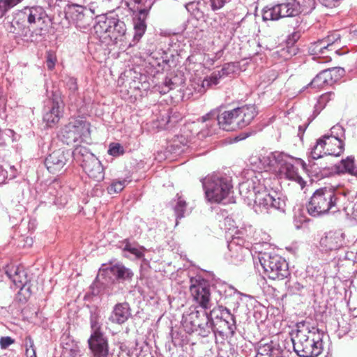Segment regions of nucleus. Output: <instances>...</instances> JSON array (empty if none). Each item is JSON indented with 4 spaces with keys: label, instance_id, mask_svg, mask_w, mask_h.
Returning a JSON list of instances; mask_svg holds the SVG:
<instances>
[{
    "label": "nucleus",
    "instance_id": "f257e3e1",
    "mask_svg": "<svg viewBox=\"0 0 357 357\" xmlns=\"http://www.w3.org/2000/svg\"><path fill=\"white\" fill-rule=\"evenodd\" d=\"M256 115V107L253 105H244L221 114L212 110L198 120L197 123H202V130L197 135L199 139L211 135L218 125L227 131L241 129L249 125Z\"/></svg>",
    "mask_w": 357,
    "mask_h": 357
},
{
    "label": "nucleus",
    "instance_id": "f03ea898",
    "mask_svg": "<svg viewBox=\"0 0 357 357\" xmlns=\"http://www.w3.org/2000/svg\"><path fill=\"white\" fill-rule=\"evenodd\" d=\"M256 185L254 181L240 184V194L248 205L252 206L257 213H271L272 210L284 212L286 202L275 191H270L260 181Z\"/></svg>",
    "mask_w": 357,
    "mask_h": 357
},
{
    "label": "nucleus",
    "instance_id": "7ed1b4c3",
    "mask_svg": "<svg viewBox=\"0 0 357 357\" xmlns=\"http://www.w3.org/2000/svg\"><path fill=\"white\" fill-rule=\"evenodd\" d=\"M319 330L315 327L310 328L304 323L297 325L296 335L291 338L294 351L300 357L319 356L322 351V342Z\"/></svg>",
    "mask_w": 357,
    "mask_h": 357
},
{
    "label": "nucleus",
    "instance_id": "20e7f679",
    "mask_svg": "<svg viewBox=\"0 0 357 357\" xmlns=\"http://www.w3.org/2000/svg\"><path fill=\"white\" fill-rule=\"evenodd\" d=\"M96 36L102 42L116 43L126 32L125 23L116 17L99 15L93 26Z\"/></svg>",
    "mask_w": 357,
    "mask_h": 357
},
{
    "label": "nucleus",
    "instance_id": "39448f33",
    "mask_svg": "<svg viewBox=\"0 0 357 357\" xmlns=\"http://www.w3.org/2000/svg\"><path fill=\"white\" fill-rule=\"evenodd\" d=\"M337 195L332 188H321L312 195L307 206L310 215L319 216L327 213H335L337 211Z\"/></svg>",
    "mask_w": 357,
    "mask_h": 357
},
{
    "label": "nucleus",
    "instance_id": "423d86ee",
    "mask_svg": "<svg viewBox=\"0 0 357 357\" xmlns=\"http://www.w3.org/2000/svg\"><path fill=\"white\" fill-rule=\"evenodd\" d=\"M202 185L208 201L217 203L225 199L232 189L231 179L219 174L206 176L202 181Z\"/></svg>",
    "mask_w": 357,
    "mask_h": 357
},
{
    "label": "nucleus",
    "instance_id": "0eeeda50",
    "mask_svg": "<svg viewBox=\"0 0 357 357\" xmlns=\"http://www.w3.org/2000/svg\"><path fill=\"white\" fill-rule=\"evenodd\" d=\"M208 313L204 310L190 308L183 315L182 325L188 333H195L202 337H207L213 329L210 323Z\"/></svg>",
    "mask_w": 357,
    "mask_h": 357
},
{
    "label": "nucleus",
    "instance_id": "6e6552de",
    "mask_svg": "<svg viewBox=\"0 0 357 357\" xmlns=\"http://www.w3.org/2000/svg\"><path fill=\"white\" fill-rule=\"evenodd\" d=\"M258 259L265 273L271 280H281L290 275L288 264L278 255L260 252Z\"/></svg>",
    "mask_w": 357,
    "mask_h": 357
},
{
    "label": "nucleus",
    "instance_id": "1a4fd4ad",
    "mask_svg": "<svg viewBox=\"0 0 357 357\" xmlns=\"http://www.w3.org/2000/svg\"><path fill=\"white\" fill-rule=\"evenodd\" d=\"M73 155L76 160L81 162L84 171L89 177L98 182L103 180L105 172L100 161L86 147H76Z\"/></svg>",
    "mask_w": 357,
    "mask_h": 357
},
{
    "label": "nucleus",
    "instance_id": "9d476101",
    "mask_svg": "<svg viewBox=\"0 0 357 357\" xmlns=\"http://www.w3.org/2000/svg\"><path fill=\"white\" fill-rule=\"evenodd\" d=\"M62 140L66 144L86 142L90 140V124L83 119H73L61 132Z\"/></svg>",
    "mask_w": 357,
    "mask_h": 357
},
{
    "label": "nucleus",
    "instance_id": "9b49d317",
    "mask_svg": "<svg viewBox=\"0 0 357 357\" xmlns=\"http://www.w3.org/2000/svg\"><path fill=\"white\" fill-rule=\"evenodd\" d=\"M302 12L299 1H287L273 6H266L263 10L262 18L277 20L282 17L296 16Z\"/></svg>",
    "mask_w": 357,
    "mask_h": 357
},
{
    "label": "nucleus",
    "instance_id": "f8f14e48",
    "mask_svg": "<svg viewBox=\"0 0 357 357\" xmlns=\"http://www.w3.org/2000/svg\"><path fill=\"white\" fill-rule=\"evenodd\" d=\"M234 229L235 228H229V232L232 236V239L228 243V257H230L231 263L237 264L244 260L245 256L250 254V250L248 248L243 246L244 240L238 235L241 234L242 231L236 229V231L233 233Z\"/></svg>",
    "mask_w": 357,
    "mask_h": 357
},
{
    "label": "nucleus",
    "instance_id": "ddd939ff",
    "mask_svg": "<svg viewBox=\"0 0 357 357\" xmlns=\"http://www.w3.org/2000/svg\"><path fill=\"white\" fill-rule=\"evenodd\" d=\"M342 68L335 67L322 70L309 84L312 88L320 89L325 85H331L340 79L344 74Z\"/></svg>",
    "mask_w": 357,
    "mask_h": 357
},
{
    "label": "nucleus",
    "instance_id": "4468645a",
    "mask_svg": "<svg viewBox=\"0 0 357 357\" xmlns=\"http://www.w3.org/2000/svg\"><path fill=\"white\" fill-rule=\"evenodd\" d=\"M69 151L62 149L56 150L46 158L45 164L47 170L52 174L64 171V167L69 160Z\"/></svg>",
    "mask_w": 357,
    "mask_h": 357
},
{
    "label": "nucleus",
    "instance_id": "2eb2a0df",
    "mask_svg": "<svg viewBox=\"0 0 357 357\" xmlns=\"http://www.w3.org/2000/svg\"><path fill=\"white\" fill-rule=\"evenodd\" d=\"M294 158L287 155V158H284L279 168V174L281 177L294 181L298 183L301 189L305 186L306 182L298 174V168L294 165Z\"/></svg>",
    "mask_w": 357,
    "mask_h": 357
},
{
    "label": "nucleus",
    "instance_id": "dca6fc26",
    "mask_svg": "<svg viewBox=\"0 0 357 357\" xmlns=\"http://www.w3.org/2000/svg\"><path fill=\"white\" fill-rule=\"evenodd\" d=\"M65 11L73 20H76L77 24L79 22H82L84 20L85 23L84 24H77V26H82L83 27L89 24V22L91 19H92L93 14L91 8H87L86 7L77 3L68 4L65 8Z\"/></svg>",
    "mask_w": 357,
    "mask_h": 357
},
{
    "label": "nucleus",
    "instance_id": "f3484780",
    "mask_svg": "<svg viewBox=\"0 0 357 357\" xmlns=\"http://www.w3.org/2000/svg\"><path fill=\"white\" fill-rule=\"evenodd\" d=\"M344 234L340 231H330L320 240V247L326 252L337 250L344 244Z\"/></svg>",
    "mask_w": 357,
    "mask_h": 357
},
{
    "label": "nucleus",
    "instance_id": "a211bd4d",
    "mask_svg": "<svg viewBox=\"0 0 357 357\" xmlns=\"http://www.w3.org/2000/svg\"><path fill=\"white\" fill-rule=\"evenodd\" d=\"M90 349L94 357H107L109 354L108 343L106 337L100 331L93 332L89 339Z\"/></svg>",
    "mask_w": 357,
    "mask_h": 357
},
{
    "label": "nucleus",
    "instance_id": "6ab92c4d",
    "mask_svg": "<svg viewBox=\"0 0 357 357\" xmlns=\"http://www.w3.org/2000/svg\"><path fill=\"white\" fill-rule=\"evenodd\" d=\"M331 142L324 138V136H323L322 138L317 140L316 144L314 146L311 151L310 157L313 160H317L322 158L325 155H329L335 157L340 156L342 154V151L331 147Z\"/></svg>",
    "mask_w": 357,
    "mask_h": 357
},
{
    "label": "nucleus",
    "instance_id": "aec40b11",
    "mask_svg": "<svg viewBox=\"0 0 357 357\" xmlns=\"http://www.w3.org/2000/svg\"><path fill=\"white\" fill-rule=\"evenodd\" d=\"M190 289L194 300L202 308L206 310L212 307L211 293L208 287L203 284H192Z\"/></svg>",
    "mask_w": 357,
    "mask_h": 357
},
{
    "label": "nucleus",
    "instance_id": "412c9836",
    "mask_svg": "<svg viewBox=\"0 0 357 357\" xmlns=\"http://www.w3.org/2000/svg\"><path fill=\"white\" fill-rule=\"evenodd\" d=\"M131 317V309L130 305L126 303H120L114 305L109 320L116 324H123Z\"/></svg>",
    "mask_w": 357,
    "mask_h": 357
},
{
    "label": "nucleus",
    "instance_id": "4be33fe9",
    "mask_svg": "<svg viewBox=\"0 0 357 357\" xmlns=\"http://www.w3.org/2000/svg\"><path fill=\"white\" fill-rule=\"evenodd\" d=\"M63 116V106L59 101L53 99L52 105L43 115V121L48 127H53L60 120Z\"/></svg>",
    "mask_w": 357,
    "mask_h": 357
},
{
    "label": "nucleus",
    "instance_id": "5701e85b",
    "mask_svg": "<svg viewBox=\"0 0 357 357\" xmlns=\"http://www.w3.org/2000/svg\"><path fill=\"white\" fill-rule=\"evenodd\" d=\"M284 158H287V154L280 152H272L259 158L266 171L275 170L280 168Z\"/></svg>",
    "mask_w": 357,
    "mask_h": 357
},
{
    "label": "nucleus",
    "instance_id": "b1692460",
    "mask_svg": "<svg viewBox=\"0 0 357 357\" xmlns=\"http://www.w3.org/2000/svg\"><path fill=\"white\" fill-rule=\"evenodd\" d=\"M121 282H130L134 277L133 271L122 263H116L107 269Z\"/></svg>",
    "mask_w": 357,
    "mask_h": 357
},
{
    "label": "nucleus",
    "instance_id": "393cba45",
    "mask_svg": "<svg viewBox=\"0 0 357 357\" xmlns=\"http://www.w3.org/2000/svg\"><path fill=\"white\" fill-rule=\"evenodd\" d=\"M324 138L331 142V144H335L337 147V150H341L342 153L344 151V140L345 139V131L342 126L340 124H336L333 126L331 129V135H324Z\"/></svg>",
    "mask_w": 357,
    "mask_h": 357
},
{
    "label": "nucleus",
    "instance_id": "a878e982",
    "mask_svg": "<svg viewBox=\"0 0 357 357\" xmlns=\"http://www.w3.org/2000/svg\"><path fill=\"white\" fill-rule=\"evenodd\" d=\"M6 273L21 291L29 290V287H26L28 282L27 275L22 267L13 268L7 270Z\"/></svg>",
    "mask_w": 357,
    "mask_h": 357
},
{
    "label": "nucleus",
    "instance_id": "bb28decb",
    "mask_svg": "<svg viewBox=\"0 0 357 357\" xmlns=\"http://www.w3.org/2000/svg\"><path fill=\"white\" fill-rule=\"evenodd\" d=\"M220 323H225V326L227 327V331L231 334H234L236 327V318L234 314H232L229 308L225 307L222 310L221 319Z\"/></svg>",
    "mask_w": 357,
    "mask_h": 357
},
{
    "label": "nucleus",
    "instance_id": "cd10ccee",
    "mask_svg": "<svg viewBox=\"0 0 357 357\" xmlns=\"http://www.w3.org/2000/svg\"><path fill=\"white\" fill-rule=\"evenodd\" d=\"M309 52L312 55H316L319 57L329 58L328 44H325L321 40L311 43L309 47Z\"/></svg>",
    "mask_w": 357,
    "mask_h": 357
},
{
    "label": "nucleus",
    "instance_id": "c85d7f7f",
    "mask_svg": "<svg viewBox=\"0 0 357 357\" xmlns=\"http://www.w3.org/2000/svg\"><path fill=\"white\" fill-rule=\"evenodd\" d=\"M23 13L27 15L28 22L30 24L35 23L37 20H40L45 16V13L41 6L25 8Z\"/></svg>",
    "mask_w": 357,
    "mask_h": 357
},
{
    "label": "nucleus",
    "instance_id": "c756f323",
    "mask_svg": "<svg viewBox=\"0 0 357 357\" xmlns=\"http://www.w3.org/2000/svg\"><path fill=\"white\" fill-rule=\"evenodd\" d=\"M338 169L340 172L348 173L357 178V167L354 164L353 156H348L345 159H342Z\"/></svg>",
    "mask_w": 357,
    "mask_h": 357
},
{
    "label": "nucleus",
    "instance_id": "7c9ffc66",
    "mask_svg": "<svg viewBox=\"0 0 357 357\" xmlns=\"http://www.w3.org/2000/svg\"><path fill=\"white\" fill-rule=\"evenodd\" d=\"M325 44H328V52L335 51L337 52L340 45V34L337 31H334L328 35L327 37L322 39Z\"/></svg>",
    "mask_w": 357,
    "mask_h": 357
},
{
    "label": "nucleus",
    "instance_id": "2f4dec72",
    "mask_svg": "<svg viewBox=\"0 0 357 357\" xmlns=\"http://www.w3.org/2000/svg\"><path fill=\"white\" fill-rule=\"evenodd\" d=\"M230 290L232 291L230 294V297L227 298V301L225 303L229 307L233 308V310H236L239 305L240 303L242 300V296H245L246 295L241 294L239 291H237L236 289L233 288H230Z\"/></svg>",
    "mask_w": 357,
    "mask_h": 357
},
{
    "label": "nucleus",
    "instance_id": "473e14b6",
    "mask_svg": "<svg viewBox=\"0 0 357 357\" xmlns=\"http://www.w3.org/2000/svg\"><path fill=\"white\" fill-rule=\"evenodd\" d=\"M135 35L133 40L138 42L142 36L144 34L146 29V24L145 20L139 17L134 22Z\"/></svg>",
    "mask_w": 357,
    "mask_h": 357
},
{
    "label": "nucleus",
    "instance_id": "72a5a7b5",
    "mask_svg": "<svg viewBox=\"0 0 357 357\" xmlns=\"http://www.w3.org/2000/svg\"><path fill=\"white\" fill-rule=\"evenodd\" d=\"M174 202H176L174 208L176 219L183 218L187 208L186 202L178 194L176 195V199H174Z\"/></svg>",
    "mask_w": 357,
    "mask_h": 357
},
{
    "label": "nucleus",
    "instance_id": "f704fd0d",
    "mask_svg": "<svg viewBox=\"0 0 357 357\" xmlns=\"http://www.w3.org/2000/svg\"><path fill=\"white\" fill-rule=\"evenodd\" d=\"M123 252H129L136 257L137 259H141L144 257V252L146 250L144 247H137L131 244L128 240L124 242Z\"/></svg>",
    "mask_w": 357,
    "mask_h": 357
},
{
    "label": "nucleus",
    "instance_id": "c9c22d12",
    "mask_svg": "<svg viewBox=\"0 0 357 357\" xmlns=\"http://www.w3.org/2000/svg\"><path fill=\"white\" fill-rule=\"evenodd\" d=\"M100 310L97 306L90 307V323L93 332L100 331V326L98 323Z\"/></svg>",
    "mask_w": 357,
    "mask_h": 357
},
{
    "label": "nucleus",
    "instance_id": "e433bc0d",
    "mask_svg": "<svg viewBox=\"0 0 357 357\" xmlns=\"http://www.w3.org/2000/svg\"><path fill=\"white\" fill-rule=\"evenodd\" d=\"M264 351L269 357H284V351L279 345H266L264 347Z\"/></svg>",
    "mask_w": 357,
    "mask_h": 357
},
{
    "label": "nucleus",
    "instance_id": "4c0bfd02",
    "mask_svg": "<svg viewBox=\"0 0 357 357\" xmlns=\"http://www.w3.org/2000/svg\"><path fill=\"white\" fill-rule=\"evenodd\" d=\"M224 307H223L222 305H219L216 307H214L213 310H211L210 313L208 314L209 318L211 319L210 323L214 324L213 329L212 330V331H213V332H216V325L218 324V323H215L214 321V319H215L219 321L220 320L222 310L224 309Z\"/></svg>",
    "mask_w": 357,
    "mask_h": 357
},
{
    "label": "nucleus",
    "instance_id": "58836bf2",
    "mask_svg": "<svg viewBox=\"0 0 357 357\" xmlns=\"http://www.w3.org/2000/svg\"><path fill=\"white\" fill-rule=\"evenodd\" d=\"M221 74L220 70L213 72L209 78L204 79L202 83L203 86H211L218 84L219 83L218 80L224 77Z\"/></svg>",
    "mask_w": 357,
    "mask_h": 357
},
{
    "label": "nucleus",
    "instance_id": "ea45409f",
    "mask_svg": "<svg viewBox=\"0 0 357 357\" xmlns=\"http://www.w3.org/2000/svg\"><path fill=\"white\" fill-rule=\"evenodd\" d=\"M127 181L123 179L122 181H114L110 186L107 188V192L109 194L119 193L126 186Z\"/></svg>",
    "mask_w": 357,
    "mask_h": 357
},
{
    "label": "nucleus",
    "instance_id": "a19ab883",
    "mask_svg": "<svg viewBox=\"0 0 357 357\" xmlns=\"http://www.w3.org/2000/svg\"><path fill=\"white\" fill-rule=\"evenodd\" d=\"M56 62V56L54 52L48 51L46 54V63L49 70H53Z\"/></svg>",
    "mask_w": 357,
    "mask_h": 357
},
{
    "label": "nucleus",
    "instance_id": "79ce46f5",
    "mask_svg": "<svg viewBox=\"0 0 357 357\" xmlns=\"http://www.w3.org/2000/svg\"><path fill=\"white\" fill-rule=\"evenodd\" d=\"M108 153L113 156H119L123 153V149L119 144H111Z\"/></svg>",
    "mask_w": 357,
    "mask_h": 357
},
{
    "label": "nucleus",
    "instance_id": "37998d69",
    "mask_svg": "<svg viewBox=\"0 0 357 357\" xmlns=\"http://www.w3.org/2000/svg\"><path fill=\"white\" fill-rule=\"evenodd\" d=\"M15 5V1H0V17H3L8 10Z\"/></svg>",
    "mask_w": 357,
    "mask_h": 357
},
{
    "label": "nucleus",
    "instance_id": "c03bdc74",
    "mask_svg": "<svg viewBox=\"0 0 357 357\" xmlns=\"http://www.w3.org/2000/svg\"><path fill=\"white\" fill-rule=\"evenodd\" d=\"M235 71V66L234 63H226L220 70L221 75L223 77L227 76Z\"/></svg>",
    "mask_w": 357,
    "mask_h": 357
},
{
    "label": "nucleus",
    "instance_id": "a18cd8bd",
    "mask_svg": "<svg viewBox=\"0 0 357 357\" xmlns=\"http://www.w3.org/2000/svg\"><path fill=\"white\" fill-rule=\"evenodd\" d=\"M15 342V340L11 337L5 336L0 338V347L2 349H7L9 346Z\"/></svg>",
    "mask_w": 357,
    "mask_h": 357
},
{
    "label": "nucleus",
    "instance_id": "49530a36",
    "mask_svg": "<svg viewBox=\"0 0 357 357\" xmlns=\"http://www.w3.org/2000/svg\"><path fill=\"white\" fill-rule=\"evenodd\" d=\"M303 288V285L298 282L289 284L288 287L289 292L294 294H299Z\"/></svg>",
    "mask_w": 357,
    "mask_h": 357
},
{
    "label": "nucleus",
    "instance_id": "de8ad7c7",
    "mask_svg": "<svg viewBox=\"0 0 357 357\" xmlns=\"http://www.w3.org/2000/svg\"><path fill=\"white\" fill-rule=\"evenodd\" d=\"M66 84L71 92H75L77 89V80L74 77H68Z\"/></svg>",
    "mask_w": 357,
    "mask_h": 357
},
{
    "label": "nucleus",
    "instance_id": "09e8293b",
    "mask_svg": "<svg viewBox=\"0 0 357 357\" xmlns=\"http://www.w3.org/2000/svg\"><path fill=\"white\" fill-rule=\"evenodd\" d=\"M301 37V33L299 31H294L290 34L287 40V43L289 45H293Z\"/></svg>",
    "mask_w": 357,
    "mask_h": 357
},
{
    "label": "nucleus",
    "instance_id": "8fccbe9b",
    "mask_svg": "<svg viewBox=\"0 0 357 357\" xmlns=\"http://www.w3.org/2000/svg\"><path fill=\"white\" fill-rule=\"evenodd\" d=\"M225 1H210V6L213 10L220 9L224 6Z\"/></svg>",
    "mask_w": 357,
    "mask_h": 357
},
{
    "label": "nucleus",
    "instance_id": "3c124183",
    "mask_svg": "<svg viewBox=\"0 0 357 357\" xmlns=\"http://www.w3.org/2000/svg\"><path fill=\"white\" fill-rule=\"evenodd\" d=\"M30 349H26V355L27 357H36V351L33 348V342L30 340Z\"/></svg>",
    "mask_w": 357,
    "mask_h": 357
},
{
    "label": "nucleus",
    "instance_id": "603ef678",
    "mask_svg": "<svg viewBox=\"0 0 357 357\" xmlns=\"http://www.w3.org/2000/svg\"><path fill=\"white\" fill-rule=\"evenodd\" d=\"M320 3H321L323 6L327 8H333L339 5V1H320Z\"/></svg>",
    "mask_w": 357,
    "mask_h": 357
},
{
    "label": "nucleus",
    "instance_id": "864d4df0",
    "mask_svg": "<svg viewBox=\"0 0 357 357\" xmlns=\"http://www.w3.org/2000/svg\"><path fill=\"white\" fill-rule=\"evenodd\" d=\"M201 1H190L186 3L185 7V8L190 11L191 9H194L195 7L197 8V6L200 5Z\"/></svg>",
    "mask_w": 357,
    "mask_h": 357
},
{
    "label": "nucleus",
    "instance_id": "5fc2aeb1",
    "mask_svg": "<svg viewBox=\"0 0 357 357\" xmlns=\"http://www.w3.org/2000/svg\"><path fill=\"white\" fill-rule=\"evenodd\" d=\"M8 177V173L0 167V184L4 183Z\"/></svg>",
    "mask_w": 357,
    "mask_h": 357
},
{
    "label": "nucleus",
    "instance_id": "6e6d98bb",
    "mask_svg": "<svg viewBox=\"0 0 357 357\" xmlns=\"http://www.w3.org/2000/svg\"><path fill=\"white\" fill-rule=\"evenodd\" d=\"M149 10L147 9H140L139 17L145 20V17L148 14Z\"/></svg>",
    "mask_w": 357,
    "mask_h": 357
},
{
    "label": "nucleus",
    "instance_id": "4d7b16f0",
    "mask_svg": "<svg viewBox=\"0 0 357 357\" xmlns=\"http://www.w3.org/2000/svg\"><path fill=\"white\" fill-rule=\"evenodd\" d=\"M172 82H171L170 79H169L168 81H166L165 82V88H167V89H163V92L166 93L169 90L172 89V87L170 86V85H172Z\"/></svg>",
    "mask_w": 357,
    "mask_h": 357
},
{
    "label": "nucleus",
    "instance_id": "13d9d810",
    "mask_svg": "<svg viewBox=\"0 0 357 357\" xmlns=\"http://www.w3.org/2000/svg\"><path fill=\"white\" fill-rule=\"evenodd\" d=\"M221 325L219 326V328H216V331H218L219 333H224L226 332L227 327L225 326V323H220Z\"/></svg>",
    "mask_w": 357,
    "mask_h": 357
},
{
    "label": "nucleus",
    "instance_id": "bf43d9fd",
    "mask_svg": "<svg viewBox=\"0 0 357 357\" xmlns=\"http://www.w3.org/2000/svg\"><path fill=\"white\" fill-rule=\"evenodd\" d=\"M353 210L354 211L352 215L355 219H357V202L354 204Z\"/></svg>",
    "mask_w": 357,
    "mask_h": 357
},
{
    "label": "nucleus",
    "instance_id": "052dcab7",
    "mask_svg": "<svg viewBox=\"0 0 357 357\" xmlns=\"http://www.w3.org/2000/svg\"><path fill=\"white\" fill-rule=\"evenodd\" d=\"M225 225L228 224L230 225L231 222H233V220L229 218H225Z\"/></svg>",
    "mask_w": 357,
    "mask_h": 357
},
{
    "label": "nucleus",
    "instance_id": "680f3d73",
    "mask_svg": "<svg viewBox=\"0 0 357 357\" xmlns=\"http://www.w3.org/2000/svg\"><path fill=\"white\" fill-rule=\"evenodd\" d=\"M105 294H107V295L109 296L110 295L112 294V291H109L107 289L105 290Z\"/></svg>",
    "mask_w": 357,
    "mask_h": 357
},
{
    "label": "nucleus",
    "instance_id": "e2e57ef3",
    "mask_svg": "<svg viewBox=\"0 0 357 357\" xmlns=\"http://www.w3.org/2000/svg\"><path fill=\"white\" fill-rule=\"evenodd\" d=\"M301 162L302 163L303 167L305 169V163L303 160H301Z\"/></svg>",
    "mask_w": 357,
    "mask_h": 357
},
{
    "label": "nucleus",
    "instance_id": "0e129e2a",
    "mask_svg": "<svg viewBox=\"0 0 357 357\" xmlns=\"http://www.w3.org/2000/svg\"><path fill=\"white\" fill-rule=\"evenodd\" d=\"M331 147L336 149L337 146L335 144H331Z\"/></svg>",
    "mask_w": 357,
    "mask_h": 357
},
{
    "label": "nucleus",
    "instance_id": "69168bd1",
    "mask_svg": "<svg viewBox=\"0 0 357 357\" xmlns=\"http://www.w3.org/2000/svg\"><path fill=\"white\" fill-rule=\"evenodd\" d=\"M356 273H357V271H356Z\"/></svg>",
    "mask_w": 357,
    "mask_h": 357
}]
</instances>
